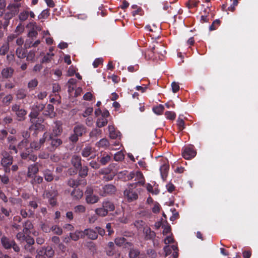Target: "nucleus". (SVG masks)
<instances>
[{
	"instance_id": "nucleus-29",
	"label": "nucleus",
	"mask_w": 258,
	"mask_h": 258,
	"mask_svg": "<svg viewBox=\"0 0 258 258\" xmlns=\"http://www.w3.org/2000/svg\"><path fill=\"white\" fill-rule=\"evenodd\" d=\"M13 163V157L11 156L4 157L1 160V164L3 167L10 166Z\"/></svg>"
},
{
	"instance_id": "nucleus-16",
	"label": "nucleus",
	"mask_w": 258,
	"mask_h": 258,
	"mask_svg": "<svg viewBox=\"0 0 258 258\" xmlns=\"http://www.w3.org/2000/svg\"><path fill=\"white\" fill-rule=\"evenodd\" d=\"M157 45H154L150 50H149V52L152 53H158L161 54L162 55L163 54V52H165V50H163L164 48L163 46L161 44L156 43Z\"/></svg>"
},
{
	"instance_id": "nucleus-12",
	"label": "nucleus",
	"mask_w": 258,
	"mask_h": 258,
	"mask_svg": "<svg viewBox=\"0 0 258 258\" xmlns=\"http://www.w3.org/2000/svg\"><path fill=\"white\" fill-rule=\"evenodd\" d=\"M9 11L6 13L4 15V25L9 26L10 24V20L15 16L18 12V10H8Z\"/></svg>"
},
{
	"instance_id": "nucleus-19",
	"label": "nucleus",
	"mask_w": 258,
	"mask_h": 258,
	"mask_svg": "<svg viewBox=\"0 0 258 258\" xmlns=\"http://www.w3.org/2000/svg\"><path fill=\"white\" fill-rule=\"evenodd\" d=\"M83 232H84V236L87 235L89 239L92 240L97 239L98 237L97 232L93 229H86L83 231Z\"/></svg>"
},
{
	"instance_id": "nucleus-40",
	"label": "nucleus",
	"mask_w": 258,
	"mask_h": 258,
	"mask_svg": "<svg viewBox=\"0 0 258 258\" xmlns=\"http://www.w3.org/2000/svg\"><path fill=\"white\" fill-rule=\"evenodd\" d=\"M13 99V97L12 95L9 94L3 98L2 100V102L4 105L8 106L11 103Z\"/></svg>"
},
{
	"instance_id": "nucleus-49",
	"label": "nucleus",
	"mask_w": 258,
	"mask_h": 258,
	"mask_svg": "<svg viewBox=\"0 0 258 258\" xmlns=\"http://www.w3.org/2000/svg\"><path fill=\"white\" fill-rule=\"evenodd\" d=\"M21 4L18 3H16L15 4H10L7 7V9L12 10L13 11L17 10L18 9L21 7Z\"/></svg>"
},
{
	"instance_id": "nucleus-3",
	"label": "nucleus",
	"mask_w": 258,
	"mask_h": 258,
	"mask_svg": "<svg viewBox=\"0 0 258 258\" xmlns=\"http://www.w3.org/2000/svg\"><path fill=\"white\" fill-rule=\"evenodd\" d=\"M46 141H47L49 144L47 148L51 152L54 151L62 144V141L60 139L58 138L57 137L52 136V135H48Z\"/></svg>"
},
{
	"instance_id": "nucleus-41",
	"label": "nucleus",
	"mask_w": 258,
	"mask_h": 258,
	"mask_svg": "<svg viewBox=\"0 0 258 258\" xmlns=\"http://www.w3.org/2000/svg\"><path fill=\"white\" fill-rule=\"evenodd\" d=\"M29 13L27 11H23L19 15V19L20 21L23 22L26 21L29 17Z\"/></svg>"
},
{
	"instance_id": "nucleus-28",
	"label": "nucleus",
	"mask_w": 258,
	"mask_h": 258,
	"mask_svg": "<svg viewBox=\"0 0 258 258\" xmlns=\"http://www.w3.org/2000/svg\"><path fill=\"white\" fill-rule=\"evenodd\" d=\"M23 227V233L26 235H29L30 233V230L33 228V225L30 221H27L24 224Z\"/></svg>"
},
{
	"instance_id": "nucleus-38",
	"label": "nucleus",
	"mask_w": 258,
	"mask_h": 258,
	"mask_svg": "<svg viewBox=\"0 0 258 258\" xmlns=\"http://www.w3.org/2000/svg\"><path fill=\"white\" fill-rule=\"evenodd\" d=\"M164 107L162 104H159L156 106L153 107V112L157 115L161 114L164 111Z\"/></svg>"
},
{
	"instance_id": "nucleus-6",
	"label": "nucleus",
	"mask_w": 258,
	"mask_h": 258,
	"mask_svg": "<svg viewBox=\"0 0 258 258\" xmlns=\"http://www.w3.org/2000/svg\"><path fill=\"white\" fill-rule=\"evenodd\" d=\"M12 111L15 113L19 121L25 120L27 111L24 109L21 108L19 105L13 104L12 106Z\"/></svg>"
},
{
	"instance_id": "nucleus-62",
	"label": "nucleus",
	"mask_w": 258,
	"mask_h": 258,
	"mask_svg": "<svg viewBox=\"0 0 258 258\" xmlns=\"http://www.w3.org/2000/svg\"><path fill=\"white\" fill-rule=\"evenodd\" d=\"M93 194V188L92 186H88L86 188L85 191V195L86 197L88 196H91Z\"/></svg>"
},
{
	"instance_id": "nucleus-46",
	"label": "nucleus",
	"mask_w": 258,
	"mask_h": 258,
	"mask_svg": "<svg viewBox=\"0 0 258 258\" xmlns=\"http://www.w3.org/2000/svg\"><path fill=\"white\" fill-rule=\"evenodd\" d=\"M199 3V1L197 0H189L186 3V5L188 9H191L197 7Z\"/></svg>"
},
{
	"instance_id": "nucleus-33",
	"label": "nucleus",
	"mask_w": 258,
	"mask_h": 258,
	"mask_svg": "<svg viewBox=\"0 0 258 258\" xmlns=\"http://www.w3.org/2000/svg\"><path fill=\"white\" fill-rule=\"evenodd\" d=\"M51 231L57 235H61L62 233V229L56 225H53L51 227L48 225V232H50Z\"/></svg>"
},
{
	"instance_id": "nucleus-44",
	"label": "nucleus",
	"mask_w": 258,
	"mask_h": 258,
	"mask_svg": "<svg viewBox=\"0 0 258 258\" xmlns=\"http://www.w3.org/2000/svg\"><path fill=\"white\" fill-rule=\"evenodd\" d=\"M32 179L30 182L32 184H40L43 181V178L40 176L35 175Z\"/></svg>"
},
{
	"instance_id": "nucleus-51",
	"label": "nucleus",
	"mask_w": 258,
	"mask_h": 258,
	"mask_svg": "<svg viewBox=\"0 0 258 258\" xmlns=\"http://www.w3.org/2000/svg\"><path fill=\"white\" fill-rule=\"evenodd\" d=\"M126 239L124 237H118L115 239V243L118 246L122 245L126 242Z\"/></svg>"
},
{
	"instance_id": "nucleus-22",
	"label": "nucleus",
	"mask_w": 258,
	"mask_h": 258,
	"mask_svg": "<svg viewBox=\"0 0 258 258\" xmlns=\"http://www.w3.org/2000/svg\"><path fill=\"white\" fill-rule=\"evenodd\" d=\"M94 151V149L90 146H87L81 151V155L84 158L89 157Z\"/></svg>"
},
{
	"instance_id": "nucleus-59",
	"label": "nucleus",
	"mask_w": 258,
	"mask_h": 258,
	"mask_svg": "<svg viewBox=\"0 0 258 258\" xmlns=\"http://www.w3.org/2000/svg\"><path fill=\"white\" fill-rule=\"evenodd\" d=\"M38 85V81L36 79H34L31 80L28 84V87L29 88H34Z\"/></svg>"
},
{
	"instance_id": "nucleus-53",
	"label": "nucleus",
	"mask_w": 258,
	"mask_h": 258,
	"mask_svg": "<svg viewBox=\"0 0 258 258\" xmlns=\"http://www.w3.org/2000/svg\"><path fill=\"white\" fill-rule=\"evenodd\" d=\"M165 115L167 119L170 120H174L176 117L175 113L172 111L165 112Z\"/></svg>"
},
{
	"instance_id": "nucleus-8",
	"label": "nucleus",
	"mask_w": 258,
	"mask_h": 258,
	"mask_svg": "<svg viewBox=\"0 0 258 258\" xmlns=\"http://www.w3.org/2000/svg\"><path fill=\"white\" fill-rule=\"evenodd\" d=\"M161 160L162 164L160 166V171L162 178L163 180H165L168 175L169 165L168 164V161L167 159L162 158Z\"/></svg>"
},
{
	"instance_id": "nucleus-39",
	"label": "nucleus",
	"mask_w": 258,
	"mask_h": 258,
	"mask_svg": "<svg viewBox=\"0 0 258 258\" xmlns=\"http://www.w3.org/2000/svg\"><path fill=\"white\" fill-rule=\"evenodd\" d=\"M108 122V120L105 118H98L96 121V125L98 127H102L105 126Z\"/></svg>"
},
{
	"instance_id": "nucleus-56",
	"label": "nucleus",
	"mask_w": 258,
	"mask_h": 258,
	"mask_svg": "<svg viewBox=\"0 0 258 258\" xmlns=\"http://www.w3.org/2000/svg\"><path fill=\"white\" fill-rule=\"evenodd\" d=\"M24 30V27L22 24H19L16 27L15 32L17 33L18 35L22 34Z\"/></svg>"
},
{
	"instance_id": "nucleus-18",
	"label": "nucleus",
	"mask_w": 258,
	"mask_h": 258,
	"mask_svg": "<svg viewBox=\"0 0 258 258\" xmlns=\"http://www.w3.org/2000/svg\"><path fill=\"white\" fill-rule=\"evenodd\" d=\"M71 163L76 169H79L82 166L81 157L76 155H73L71 159Z\"/></svg>"
},
{
	"instance_id": "nucleus-32",
	"label": "nucleus",
	"mask_w": 258,
	"mask_h": 258,
	"mask_svg": "<svg viewBox=\"0 0 258 258\" xmlns=\"http://www.w3.org/2000/svg\"><path fill=\"white\" fill-rule=\"evenodd\" d=\"M103 210H114L115 206L113 203L108 200H106L102 204Z\"/></svg>"
},
{
	"instance_id": "nucleus-11",
	"label": "nucleus",
	"mask_w": 258,
	"mask_h": 258,
	"mask_svg": "<svg viewBox=\"0 0 258 258\" xmlns=\"http://www.w3.org/2000/svg\"><path fill=\"white\" fill-rule=\"evenodd\" d=\"M39 168L38 163L29 165L28 167L27 177L29 178H33L38 172Z\"/></svg>"
},
{
	"instance_id": "nucleus-45",
	"label": "nucleus",
	"mask_w": 258,
	"mask_h": 258,
	"mask_svg": "<svg viewBox=\"0 0 258 258\" xmlns=\"http://www.w3.org/2000/svg\"><path fill=\"white\" fill-rule=\"evenodd\" d=\"M44 107L45 106L43 104L36 103L32 106V109L36 111L39 114V112L43 110Z\"/></svg>"
},
{
	"instance_id": "nucleus-20",
	"label": "nucleus",
	"mask_w": 258,
	"mask_h": 258,
	"mask_svg": "<svg viewBox=\"0 0 258 258\" xmlns=\"http://www.w3.org/2000/svg\"><path fill=\"white\" fill-rule=\"evenodd\" d=\"M41 251H43V254L47 258H50L53 257L54 254V251L53 248L49 246L46 247H42L40 249Z\"/></svg>"
},
{
	"instance_id": "nucleus-10",
	"label": "nucleus",
	"mask_w": 258,
	"mask_h": 258,
	"mask_svg": "<svg viewBox=\"0 0 258 258\" xmlns=\"http://www.w3.org/2000/svg\"><path fill=\"white\" fill-rule=\"evenodd\" d=\"M197 152L193 147H186L182 151V157L185 159H190L196 155Z\"/></svg>"
},
{
	"instance_id": "nucleus-26",
	"label": "nucleus",
	"mask_w": 258,
	"mask_h": 258,
	"mask_svg": "<svg viewBox=\"0 0 258 258\" xmlns=\"http://www.w3.org/2000/svg\"><path fill=\"white\" fill-rule=\"evenodd\" d=\"M70 236L73 240L77 241L80 238H84V232L83 231H76L74 233H70Z\"/></svg>"
},
{
	"instance_id": "nucleus-43",
	"label": "nucleus",
	"mask_w": 258,
	"mask_h": 258,
	"mask_svg": "<svg viewBox=\"0 0 258 258\" xmlns=\"http://www.w3.org/2000/svg\"><path fill=\"white\" fill-rule=\"evenodd\" d=\"M79 169V174L81 177H85L88 175V168L87 166H81Z\"/></svg>"
},
{
	"instance_id": "nucleus-58",
	"label": "nucleus",
	"mask_w": 258,
	"mask_h": 258,
	"mask_svg": "<svg viewBox=\"0 0 258 258\" xmlns=\"http://www.w3.org/2000/svg\"><path fill=\"white\" fill-rule=\"evenodd\" d=\"M146 188L149 192L153 194L157 195L159 193V190L158 189H156L155 191L153 190V187L152 185L150 183H148L147 184Z\"/></svg>"
},
{
	"instance_id": "nucleus-55",
	"label": "nucleus",
	"mask_w": 258,
	"mask_h": 258,
	"mask_svg": "<svg viewBox=\"0 0 258 258\" xmlns=\"http://www.w3.org/2000/svg\"><path fill=\"white\" fill-rule=\"evenodd\" d=\"M114 159L116 161H121L124 159V155L120 151L118 152L114 155Z\"/></svg>"
},
{
	"instance_id": "nucleus-52",
	"label": "nucleus",
	"mask_w": 258,
	"mask_h": 258,
	"mask_svg": "<svg viewBox=\"0 0 258 258\" xmlns=\"http://www.w3.org/2000/svg\"><path fill=\"white\" fill-rule=\"evenodd\" d=\"M177 125L180 131H182L185 128L184 121L180 118H178L177 120Z\"/></svg>"
},
{
	"instance_id": "nucleus-34",
	"label": "nucleus",
	"mask_w": 258,
	"mask_h": 258,
	"mask_svg": "<svg viewBox=\"0 0 258 258\" xmlns=\"http://www.w3.org/2000/svg\"><path fill=\"white\" fill-rule=\"evenodd\" d=\"M71 195L76 199H80L83 197V192L79 188H75L72 191Z\"/></svg>"
},
{
	"instance_id": "nucleus-60",
	"label": "nucleus",
	"mask_w": 258,
	"mask_h": 258,
	"mask_svg": "<svg viewBox=\"0 0 258 258\" xmlns=\"http://www.w3.org/2000/svg\"><path fill=\"white\" fill-rule=\"evenodd\" d=\"M33 43V39L30 38L26 40L24 46L25 47L26 49L30 48L32 47Z\"/></svg>"
},
{
	"instance_id": "nucleus-24",
	"label": "nucleus",
	"mask_w": 258,
	"mask_h": 258,
	"mask_svg": "<svg viewBox=\"0 0 258 258\" xmlns=\"http://www.w3.org/2000/svg\"><path fill=\"white\" fill-rule=\"evenodd\" d=\"M32 124L29 127V130L30 131L34 130L35 131L34 134L37 135V131L43 130L44 128V125L41 124L40 123L36 122L35 120L34 121V123H32Z\"/></svg>"
},
{
	"instance_id": "nucleus-30",
	"label": "nucleus",
	"mask_w": 258,
	"mask_h": 258,
	"mask_svg": "<svg viewBox=\"0 0 258 258\" xmlns=\"http://www.w3.org/2000/svg\"><path fill=\"white\" fill-rule=\"evenodd\" d=\"M54 107L51 104H48L47 105L46 109L43 111V114L45 116H49L51 118L53 117Z\"/></svg>"
},
{
	"instance_id": "nucleus-14",
	"label": "nucleus",
	"mask_w": 258,
	"mask_h": 258,
	"mask_svg": "<svg viewBox=\"0 0 258 258\" xmlns=\"http://www.w3.org/2000/svg\"><path fill=\"white\" fill-rule=\"evenodd\" d=\"M86 184L85 180L80 179H70L68 181V184L72 187H77L81 184L85 185Z\"/></svg>"
},
{
	"instance_id": "nucleus-13",
	"label": "nucleus",
	"mask_w": 258,
	"mask_h": 258,
	"mask_svg": "<svg viewBox=\"0 0 258 258\" xmlns=\"http://www.w3.org/2000/svg\"><path fill=\"white\" fill-rule=\"evenodd\" d=\"M14 72V69L10 67H8L2 69L1 75L4 79H9L12 77Z\"/></svg>"
},
{
	"instance_id": "nucleus-42",
	"label": "nucleus",
	"mask_w": 258,
	"mask_h": 258,
	"mask_svg": "<svg viewBox=\"0 0 258 258\" xmlns=\"http://www.w3.org/2000/svg\"><path fill=\"white\" fill-rule=\"evenodd\" d=\"M9 50V45L8 43H6L4 44L0 47V55H5Z\"/></svg>"
},
{
	"instance_id": "nucleus-61",
	"label": "nucleus",
	"mask_w": 258,
	"mask_h": 258,
	"mask_svg": "<svg viewBox=\"0 0 258 258\" xmlns=\"http://www.w3.org/2000/svg\"><path fill=\"white\" fill-rule=\"evenodd\" d=\"M172 249L173 251L172 255L173 256V258H177V257L178 256V247H177V245H172Z\"/></svg>"
},
{
	"instance_id": "nucleus-64",
	"label": "nucleus",
	"mask_w": 258,
	"mask_h": 258,
	"mask_svg": "<svg viewBox=\"0 0 258 258\" xmlns=\"http://www.w3.org/2000/svg\"><path fill=\"white\" fill-rule=\"evenodd\" d=\"M89 165L93 168L98 169L100 168V164L95 161H92L89 163Z\"/></svg>"
},
{
	"instance_id": "nucleus-5",
	"label": "nucleus",
	"mask_w": 258,
	"mask_h": 258,
	"mask_svg": "<svg viewBox=\"0 0 258 258\" xmlns=\"http://www.w3.org/2000/svg\"><path fill=\"white\" fill-rule=\"evenodd\" d=\"M48 134L47 132H45L41 138L38 141H34L30 144L31 149L37 151L40 150L42 147L44 146L45 142L48 138Z\"/></svg>"
},
{
	"instance_id": "nucleus-47",
	"label": "nucleus",
	"mask_w": 258,
	"mask_h": 258,
	"mask_svg": "<svg viewBox=\"0 0 258 258\" xmlns=\"http://www.w3.org/2000/svg\"><path fill=\"white\" fill-rule=\"evenodd\" d=\"M140 251L136 249H131L129 252V256L130 258H137L139 253Z\"/></svg>"
},
{
	"instance_id": "nucleus-27",
	"label": "nucleus",
	"mask_w": 258,
	"mask_h": 258,
	"mask_svg": "<svg viewBox=\"0 0 258 258\" xmlns=\"http://www.w3.org/2000/svg\"><path fill=\"white\" fill-rule=\"evenodd\" d=\"M102 157L100 158L99 162L102 165H105L111 160V156L106 152L101 153Z\"/></svg>"
},
{
	"instance_id": "nucleus-21",
	"label": "nucleus",
	"mask_w": 258,
	"mask_h": 258,
	"mask_svg": "<svg viewBox=\"0 0 258 258\" xmlns=\"http://www.w3.org/2000/svg\"><path fill=\"white\" fill-rule=\"evenodd\" d=\"M25 240L26 241L27 244L25 246V249H27L30 247V248L29 249V251L30 252L33 251L34 248L32 246V245L34 243V239L32 237L28 236V235H27L25 238Z\"/></svg>"
},
{
	"instance_id": "nucleus-9",
	"label": "nucleus",
	"mask_w": 258,
	"mask_h": 258,
	"mask_svg": "<svg viewBox=\"0 0 258 258\" xmlns=\"http://www.w3.org/2000/svg\"><path fill=\"white\" fill-rule=\"evenodd\" d=\"M116 191L115 187L112 184H107L103 186L100 189L99 194L101 196L105 197L109 195L114 194Z\"/></svg>"
},
{
	"instance_id": "nucleus-23",
	"label": "nucleus",
	"mask_w": 258,
	"mask_h": 258,
	"mask_svg": "<svg viewBox=\"0 0 258 258\" xmlns=\"http://www.w3.org/2000/svg\"><path fill=\"white\" fill-rule=\"evenodd\" d=\"M106 254L108 256H112L116 252L114 248V244L113 242H109L107 247L105 248Z\"/></svg>"
},
{
	"instance_id": "nucleus-37",
	"label": "nucleus",
	"mask_w": 258,
	"mask_h": 258,
	"mask_svg": "<svg viewBox=\"0 0 258 258\" xmlns=\"http://www.w3.org/2000/svg\"><path fill=\"white\" fill-rule=\"evenodd\" d=\"M44 176L45 180L47 182H50L53 179L52 172L49 170H46L44 171Z\"/></svg>"
},
{
	"instance_id": "nucleus-31",
	"label": "nucleus",
	"mask_w": 258,
	"mask_h": 258,
	"mask_svg": "<svg viewBox=\"0 0 258 258\" xmlns=\"http://www.w3.org/2000/svg\"><path fill=\"white\" fill-rule=\"evenodd\" d=\"M16 54L17 57L19 58H24L26 57V52L25 49L22 47H19L16 50Z\"/></svg>"
},
{
	"instance_id": "nucleus-7",
	"label": "nucleus",
	"mask_w": 258,
	"mask_h": 258,
	"mask_svg": "<svg viewBox=\"0 0 258 258\" xmlns=\"http://www.w3.org/2000/svg\"><path fill=\"white\" fill-rule=\"evenodd\" d=\"M52 129L49 135L58 137L60 136L62 132V123L60 121H55L52 126Z\"/></svg>"
},
{
	"instance_id": "nucleus-54",
	"label": "nucleus",
	"mask_w": 258,
	"mask_h": 258,
	"mask_svg": "<svg viewBox=\"0 0 258 258\" xmlns=\"http://www.w3.org/2000/svg\"><path fill=\"white\" fill-rule=\"evenodd\" d=\"M29 141L27 139H23L21 141L18 145V148L20 149H22L23 148H26L28 144Z\"/></svg>"
},
{
	"instance_id": "nucleus-4",
	"label": "nucleus",
	"mask_w": 258,
	"mask_h": 258,
	"mask_svg": "<svg viewBox=\"0 0 258 258\" xmlns=\"http://www.w3.org/2000/svg\"><path fill=\"white\" fill-rule=\"evenodd\" d=\"M57 195V190L52 187L48 191H45L43 194L44 198H48L49 204L52 207H54L57 204L56 197Z\"/></svg>"
},
{
	"instance_id": "nucleus-36",
	"label": "nucleus",
	"mask_w": 258,
	"mask_h": 258,
	"mask_svg": "<svg viewBox=\"0 0 258 258\" xmlns=\"http://www.w3.org/2000/svg\"><path fill=\"white\" fill-rule=\"evenodd\" d=\"M96 146L98 147H107L109 145V141L106 138L101 139L99 142L96 144Z\"/></svg>"
},
{
	"instance_id": "nucleus-57",
	"label": "nucleus",
	"mask_w": 258,
	"mask_h": 258,
	"mask_svg": "<svg viewBox=\"0 0 258 258\" xmlns=\"http://www.w3.org/2000/svg\"><path fill=\"white\" fill-rule=\"evenodd\" d=\"M101 134V131L99 129L94 128L90 133V137H96Z\"/></svg>"
},
{
	"instance_id": "nucleus-15",
	"label": "nucleus",
	"mask_w": 258,
	"mask_h": 258,
	"mask_svg": "<svg viewBox=\"0 0 258 258\" xmlns=\"http://www.w3.org/2000/svg\"><path fill=\"white\" fill-rule=\"evenodd\" d=\"M143 232L145 235V239L146 240H153L156 236L155 232L151 230L150 227H145Z\"/></svg>"
},
{
	"instance_id": "nucleus-1",
	"label": "nucleus",
	"mask_w": 258,
	"mask_h": 258,
	"mask_svg": "<svg viewBox=\"0 0 258 258\" xmlns=\"http://www.w3.org/2000/svg\"><path fill=\"white\" fill-rule=\"evenodd\" d=\"M136 187V183H131L128 185L127 188L124 191V195L128 201L132 202L138 198L139 190Z\"/></svg>"
},
{
	"instance_id": "nucleus-35",
	"label": "nucleus",
	"mask_w": 258,
	"mask_h": 258,
	"mask_svg": "<svg viewBox=\"0 0 258 258\" xmlns=\"http://www.w3.org/2000/svg\"><path fill=\"white\" fill-rule=\"evenodd\" d=\"M98 197L93 194L91 196H88L86 197V201L88 204H95L98 202Z\"/></svg>"
},
{
	"instance_id": "nucleus-50",
	"label": "nucleus",
	"mask_w": 258,
	"mask_h": 258,
	"mask_svg": "<svg viewBox=\"0 0 258 258\" xmlns=\"http://www.w3.org/2000/svg\"><path fill=\"white\" fill-rule=\"evenodd\" d=\"M38 115L39 113L36 112V111H34L32 109L31 112L29 114V117H30V121L31 123H34V121L35 120Z\"/></svg>"
},
{
	"instance_id": "nucleus-48",
	"label": "nucleus",
	"mask_w": 258,
	"mask_h": 258,
	"mask_svg": "<svg viewBox=\"0 0 258 258\" xmlns=\"http://www.w3.org/2000/svg\"><path fill=\"white\" fill-rule=\"evenodd\" d=\"M16 96L18 99H23L26 97V94L25 90L23 89H20L17 91Z\"/></svg>"
},
{
	"instance_id": "nucleus-25",
	"label": "nucleus",
	"mask_w": 258,
	"mask_h": 258,
	"mask_svg": "<svg viewBox=\"0 0 258 258\" xmlns=\"http://www.w3.org/2000/svg\"><path fill=\"white\" fill-rule=\"evenodd\" d=\"M86 132V128L83 125H77L74 128V132L79 137L82 136Z\"/></svg>"
},
{
	"instance_id": "nucleus-2",
	"label": "nucleus",
	"mask_w": 258,
	"mask_h": 258,
	"mask_svg": "<svg viewBox=\"0 0 258 258\" xmlns=\"http://www.w3.org/2000/svg\"><path fill=\"white\" fill-rule=\"evenodd\" d=\"M1 241L2 245L5 249H10L11 248H13L15 252H19L20 251V247L12 238H9L6 236H3L1 238Z\"/></svg>"
},
{
	"instance_id": "nucleus-17",
	"label": "nucleus",
	"mask_w": 258,
	"mask_h": 258,
	"mask_svg": "<svg viewBox=\"0 0 258 258\" xmlns=\"http://www.w3.org/2000/svg\"><path fill=\"white\" fill-rule=\"evenodd\" d=\"M135 180L136 181L134 183H136V186L138 185H143L145 184V179L142 173L140 171H137L136 176L135 177Z\"/></svg>"
},
{
	"instance_id": "nucleus-63",
	"label": "nucleus",
	"mask_w": 258,
	"mask_h": 258,
	"mask_svg": "<svg viewBox=\"0 0 258 258\" xmlns=\"http://www.w3.org/2000/svg\"><path fill=\"white\" fill-rule=\"evenodd\" d=\"M103 62V59L102 58H96L93 62V67L96 68H97L100 64Z\"/></svg>"
}]
</instances>
